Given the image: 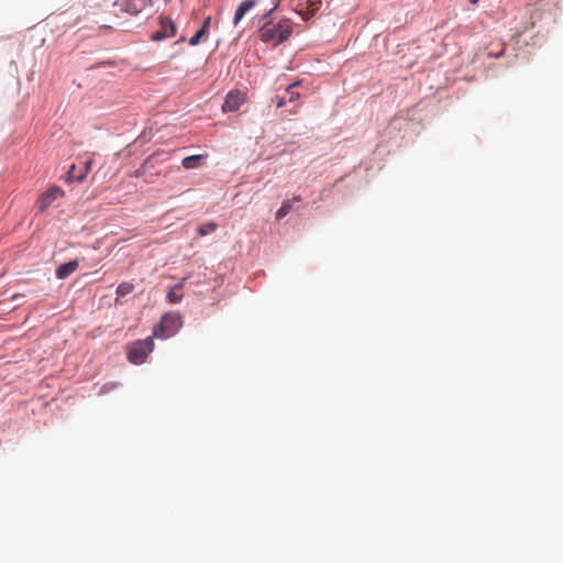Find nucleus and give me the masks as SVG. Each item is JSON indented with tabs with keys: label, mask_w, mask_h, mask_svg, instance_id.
<instances>
[{
	"label": "nucleus",
	"mask_w": 563,
	"mask_h": 563,
	"mask_svg": "<svg viewBox=\"0 0 563 563\" xmlns=\"http://www.w3.org/2000/svg\"><path fill=\"white\" fill-rule=\"evenodd\" d=\"M114 7H120L121 11H124L131 15L140 12V9L135 5L134 0H117L113 3Z\"/></svg>",
	"instance_id": "nucleus-10"
},
{
	"label": "nucleus",
	"mask_w": 563,
	"mask_h": 563,
	"mask_svg": "<svg viewBox=\"0 0 563 563\" xmlns=\"http://www.w3.org/2000/svg\"><path fill=\"white\" fill-rule=\"evenodd\" d=\"M292 200H294V201H300V200H301V198H300V196H295V197L292 198Z\"/></svg>",
	"instance_id": "nucleus-25"
},
{
	"label": "nucleus",
	"mask_w": 563,
	"mask_h": 563,
	"mask_svg": "<svg viewBox=\"0 0 563 563\" xmlns=\"http://www.w3.org/2000/svg\"><path fill=\"white\" fill-rule=\"evenodd\" d=\"M203 36V33L200 30H198L196 34L189 40V44L191 46L198 45Z\"/></svg>",
	"instance_id": "nucleus-17"
},
{
	"label": "nucleus",
	"mask_w": 563,
	"mask_h": 563,
	"mask_svg": "<svg viewBox=\"0 0 563 563\" xmlns=\"http://www.w3.org/2000/svg\"><path fill=\"white\" fill-rule=\"evenodd\" d=\"M260 38L265 43H273L278 45L292 33V26L289 20H280L278 22L267 21L258 31Z\"/></svg>",
	"instance_id": "nucleus-1"
},
{
	"label": "nucleus",
	"mask_w": 563,
	"mask_h": 563,
	"mask_svg": "<svg viewBox=\"0 0 563 563\" xmlns=\"http://www.w3.org/2000/svg\"><path fill=\"white\" fill-rule=\"evenodd\" d=\"M210 24H211V16H208V18L205 19V21H203L201 26L205 27V29L210 30Z\"/></svg>",
	"instance_id": "nucleus-19"
},
{
	"label": "nucleus",
	"mask_w": 563,
	"mask_h": 563,
	"mask_svg": "<svg viewBox=\"0 0 563 563\" xmlns=\"http://www.w3.org/2000/svg\"><path fill=\"white\" fill-rule=\"evenodd\" d=\"M153 349L154 341L152 338L139 340L128 346V358L132 364H143Z\"/></svg>",
	"instance_id": "nucleus-2"
},
{
	"label": "nucleus",
	"mask_w": 563,
	"mask_h": 563,
	"mask_svg": "<svg viewBox=\"0 0 563 563\" xmlns=\"http://www.w3.org/2000/svg\"><path fill=\"white\" fill-rule=\"evenodd\" d=\"M275 8H276V7H274V8H273L268 13H266V14L264 15V19H267V18L269 16V14L272 13V11H273Z\"/></svg>",
	"instance_id": "nucleus-24"
},
{
	"label": "nucleus",
	"mask_w": 563,
	"mask_h": 563,
	"mask_svg": "<svg viewBox=\"0 0 563 563\" xmlns=\"http://www.w3.org/2000/svg\"><path fill=\"white\" fill-rule=\"evenodd\" d=\"M199 30L203 33L205 36L209 33V30L202 26Z\"/></svg>",
	"instance_id": "nucleus-23"
},
{
	"label": "nucleus",
	"mask_w": 563,
	"mask_h": 563,
	"mask_svg": "<svg viewBox=\"0 0 563 563\" xmlns=\"http://www.w3.org/2000/svg\"><path fill=\"white\" fill-rule=\"evenodd\" d=\"M472 4H476L479 0H468Z\"/></svg>",
	"instance_id": "nucleus-26"
},
{
	"label": "nucleus",
	"mask_w": 563,
	"mask_h": 563,
	"mask_svg": "<svg viewBox=\"0 0 563 563\" xmlns=\"http://www.w3.org/2000/svg\"><path fill=\"white\" fill-rule=\"evenodd\" d=\"M298 85H299V82H294L287 87L286 91L289 96V101H294L299 98V93L297 91H295V89L297 88Z\"/></svg>",
	"instance_id": "nucleus-16"
},
{
	"label": "nucleus",
	"mask_w": 563,
	"mask_h": 563,
	"mask_svg": "<svg viewBox=\"0 0 563 563\" xmlns=\"http://www.w3.org/2000/svg\"><path fill=\"white\" fill-rule=\"evenodd\" d=\"M246 95L238 89L231 90L227 93L222 104L223 112H233L240 109L245 102Z\"/></svg>",
	"instance_id": "nucleus-4"
},
{
	"label": "nucleus",
	"mask_w": 563,
	"mask_h": 563,
	"mask_svg": "<svg viewBox=\"0 0 563 563\" xmlns=\"http://www.w3.org/2000/svg\"><path fill=\"white\" fill-rule=\"evenodd\" d=\"M291 201L292 200H285V201H283L280 208L276 212V219L277 220L283 219L284 217H286L290 212V210L292 208V202Z\"/></svg>",
	"instance_id": "nucleus-11"
},
{
	"label": "nucleus",
	"mask_w": 563,
	"mask_h": 563,
	"mask_svg": "<svg viewBox=\"0 0 563 563\" xmlns=\"http://www.w3.org/2000/svg\"><path fill=\"white\" fill-rule=\"evenodd\" d=\"M133 288H134V287H133V285H132V284H130V283H122V284H120V285L118 286V288H117V294H118L119 296H126V295H129L130 292H132V291H133Z\"/></svg>",
	"instance_id": "nucleus-13"
},
{
	"label": "nucleus",
	"mask_w": 563,
	"mask_h": 563,
	"mask_svg": "<svg viewBox=\"0 0 563 563\" xmlns=\"http://www.w3.org/2000/svg\"><path fill=\"white\" fill-rule=\"evenodd\" d=\"M321 5V1L320 0H317V1H310V8H311V12H314L316 10H318Z\"/></svg>",
	"instance_id": "nucleus-18"
},
{
	"label": "nucleus",
	"mask_w": 563,
	"mask_h": 563,
	"mask_svg": "<svg viewBox=\"0 0 563 563\" xmlns=\"http://www.w3.org/2000/svg\"><path fill=\"white\" fill-rule=\"evenodd\" d=\"M78 265H79V263L77 260L59 265L55 272L56 277L59 279L67 278L74 272H76V269L78 268Z\"/></svg>",
	"instance_id": "nucleus-7"
},
{
	"label": "nucleus",
	"mask_w": 563,
	"mask_h": 563,
	"mask_svg": "<svg viewBox=\"0 0 563 563\" xmlns=\"http://www.w3.org/2000/svg\"><path fill=\"white\" fill-rule=\"evenodd\" d=\"M64 196V190L58 186L49 187L45 192H43L38 200V211L44 212L57 198Z\"/></svg>",
	"instance_id": "nucleus-5"
},
{
	"label": "nucleus",
	"mask_w": 563,
	"mask_h": 563,
	"mask_svg": "<svg viewBox=\"0 0 563 563\" xmlns=\"http://www.w3.org/2000/svg\"><path fill=\"white\" fill-rule=\"evenodd\" d=\"M181 318L177 313H166L159 324L154 329L153 335L158 339H167L174 335L181 327Z\"/></svg>",
	"instance_id": "nucleus-3"
},
{
	"label": "nucleus",
	"mask_w": 563,
	"mask_h": 563,
	"mask_svg": "<svg viewBox=\"0 0 563 563\" xmlns=\"http://www.w3.org/2000/svg\"><path fill=\"white\" fill-rule=\"evenodd\" d=\"M285 104H286L285 98H283V97L278 98L277 103H276L277 108H282Z\"/></svg>",
	"instance_id": "nucleus-21"
},
{
	"label": "nucleus",
	"mask_w": 563,
	"mask_h": 563,
	"mask_svg": "<svg viewBox=\"0 0 563 563\" xmlns=\"http://www.w3.org/2000/svg\"><path fill=\"white\" fill-rule=\"evenodd\" d=\"M207 155H191L181 161V165L186 169H194L202 166L206 162Z\"/></svg>",
	"instance_id": "nucleus-9"
},
{
	"label": "nucleus",
	"mask_w": 563,
	"mask_h": 563,
	"mask_svg": "<svg viewBox=\"0 0 563 563\" xmlns=\"http://www.w3.org/2000/svg\"><path fill=\"white\" fill-rule=\"evenodd\" d=\"M167 299L170 303H178L181 300V295L177 294V289L172 287L167 292Z\"/></svg>",
	"instance_id": "nucleus-14"
},
{
	"label": "nucleus",
	"mask_w": 563,
	"mask_h": 563,
	"mask_svg": "<svg viewBox=\"0 0 563 563\" xmlns=\"http://www.w3.org/2000/svg\"><path fill=\"white\" fill-rule=\"evenodd\" d=\"M217 228H218V225L216 222H213V221L207 222L198 228V234L200 236H206L210 233H213L217 230Z\"/></svg>",
	"instance_id": "nucleus-12"
},
{
	"label": "nucleus",
	"mask_w": 563,
	"mask_h": 563,
	"mask_svg": "<svg viewBox=\"0 0 563 563\" xmlns=\"http://www.w3.org/2000/svg\"><path fill=\"white\" fill-rule=\"evenodd\" d=\"M176 34V25L168 18H161V29L152 34L153 41H161L167 37H173Z\"/></svg>",
	"instance_id": "nucleus-6"
},
{
	"label": "nucleus",
	"mask_w": 563,
	"mask_h": 563,
	"mask_svg": "<svg viewBox=\"0 0 563 563\" xmlns=\"http://www.w3.org/2000/svg\"><path fill=\"white\" fill-rule=\"evenodd\" d=\"M254 0H245L243 1L236 9L233 18V24L238 25L240 21L244 18V15L254 8L255 5Z\"/></svg>",
	"instance_id": "nucleus-8"
},
{
	"label": "nucleus",
	"mask_w": 563,
	"mask_h": 563,
	"mask_svg": "<svg viewBox=\"0 0 563 563\" xmlns=\"http://www.w3.org/2000/svg\"><path fill=\"white\" fill-rule=\"evenodd\" d=\"M91 166H92V159H88L85 162V166H84V170L80 175H78L76 178L77 181L81 183L86 176L88 175V173L91 170Z\"/></svg>",
	"instance_id": "nucleus-15"
},
{
	"label": "nucleus",
	"mask_w": 563,
	"mask_h": 563,
	"mask_svg": "<svg viewBox=\"0 0 563 563\" xmlns=\"http://www.w3.org/2000/svg\"><path fill=\"white\" fill-rule=\"evenodd\" d=\"M186 279H187L186 277L183 278V280L179 284H177L174 288L177 290H180L186 282Z\"/></svg>",
	"instance_id": "nucleus-22"
},
{
	"label": "nucleus",
	"mask_w": 563,
	"mask_h": 563,
	"mask_svg": "<svg viewBox=\"0 0 563 563\" xmlns=\"http://www.w3.org/2000/svg\"><path fill=\"white\" fill-rule=\"evenodd\" d=\"M75 168H76V165H75V164H73V165L70 166V168H69V170H68V173H67V174H68V178H73V179H75V180H76V178H75L76 176H74V175H73V173H75Z\"/></svg>",
	"instance_id": "nucleus-20"
}]
</instances>
